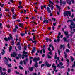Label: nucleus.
Segmentation results:
<instances>
[{
  "mask_svg": "<svg viewBox=\"0 0 75 75\" xmlns=\"http://www.w3.org/2000/svg\"><path fill=\"white\" fill-rule=\"evenodd\" d=\"M66 1L67 3H68L69 5L71 4V2L70 1V0H66Z\"/></svg>",
  "mask_w": 75,
  "mask_h": 75,
  "instance_id": "nucleus-15",
  "label": "nucleus"
},
{
  "mask_svg": "<svg viewBox=\"0 0 75 75\" xmlns=\"http://www.w3.org/2000/svg\"><path fill=\"white\" fill-rule=\"evenodd\" d=\"M20 42H18L17 43V45H20Z\"/></svg>",
  "mask_w": 75,
  "mask_h": 75,
  "instance_id": "nucleus-58",
  "label": "nucleus"
},
{
  "mask_svg": "<svg viewBox=\"0 0 75 75\" xmlns=\"http://www.w3.org/2000/svg\"><path fill=\"white\" fill-rule=\"evenodd\" d=\"M74 67H75V61L74 62V65L72 66V68H73Z\"/></svg>",
  "mask_w": 75,
  "mask_h": 75,
  "instance_id": "nucleus-35",
  "label": "nucleus"
},
{
  "mask_svg": "<svg viewBox=\"0 0 75 75\" xmlns=\"http://www.w3.org/2000/svg\"><path fill=\"white\" fill-rule=\"evenodd\" d=\"M60 35H61V32H59L57 37H60Z\"/></svg>",
  "mask_w": 75,
  "mask_h": 75,
  "instance_id": "nucleus-37",
  "label": "nucleus"
},
{
  "mask_svg": "<svg viewBox=\"0 0 75 75\" xmlns=\"http://www.w3.org/2000/svg\"><path fill=\"white\" fill-rule=\"evenodd\" d=\"M52 29L53 30V31H54V30H55V27H54V26L53 25L52 26Z\"/></svg>",
  "mask_w": 75,
  "mask_h": 75,
  "instance_id": "nucleus-40",
  "label": "nucleus"
},
{
  "mask_svg": "<svg viewBox=\"0 0 75 75\" xmlns=\"http://www.w3.org/2000/svg\"><path fill=\"white\" fill-rule=\"evenodd\" d=\"M67 23H69L70 22L71 23V25H69V27H70L71 30H72V28H75V24L74 23H73V21L72 20H68L67 21Z\"/></svg>",
  "mask_w": 75,
  "mask_h": 75,
  "instance_id": "nucleus-1",
  "label": "nucleus"
},
{
  "mask_svg": "<svg viewBox=\"0 0 75 75\" xmlns=\"http://www.w3.org/2000/svg\"><path fill=\"white\" fill-rule=\"evenodd\" d=\"M32 42H33V43H36V42H37L36 41H32Z\"/></svg>",
  "mask_w": 75,
  "mask_h": 75,
  "instance_id": "nucleus-55",
  "label": "nucleus"
},
{
  "mask_svg": "<svg viewBox=\"0 0 75 75\" xmlns=\"http://www.w3.org/2000/svg\"><path fill=\"white\" fill-rule=\"evenodd\" d=\"M4 40L5 41H8V39L6 38H4Z\"/></svg>",
  "mask_w": 75,
  "mask_h": 75,
  "instance_id": "nucleus-31",
  "label": "nucleus"
},
{
  "mask_svg": "<svg viewBox=\"0 0 75 75\" xmlns=\"http://www.w3.org/2000/svg\"><path fill=\"white\" fill-rule=\"evenodd\" d=\"M43 52L44 54H45V50H44V48L43 49Z\"/></svg>",
  "mask_w": 75,
  "mask_h": 75,
  "instance_id": "nucleus-47",
  "label": "nucleus"
},
{
  "mask_svg": "<svg viewBox=\"0 0 75 75\" xmlns=\"http://www.w3.org/2000/svg\"><path fill=\"white\" fill-rule=\"evenodd\" d=\"M70 59H71L72 61H74V58H73V57H72V56H71L70 57Z\"/></svg>",
  "mask_w": 75,
  "mask_h": 75,
  "instance_id": "nucleus-33",
  "label": "nucleus"
},
{
  "mask_svg": "<svg viewBox=\"0 0 75 75\" xmlns=\"http://www.w3.org/2000/svg\"><path fill=\"white\" fill-rule=\"evenodd\" d=\"M3 70L5 71H6V70L5 68H4L3 69Z\"/></svg>",
  "mask_w": 75,
  "mask_h": 75,
  "instance_id": "nucleus-62",
  "label": "nucleus"
},
{
  "mask_svg": "<svg viewBox=\"0 0 75 75\" xmlns=\"http://www.w3.org/2000/svg\"><path fill=\"white\" fill-rule=\"evenodd\" d=\"M15 72L16 73V74H20V73L19 72H18L17 71H16Z\"/></svg>",
  "mask_w": 75,
  "mask_h": 75,
  "instance_id": "nucleus-63",
  "label": "nucleus"
},
{
  "mask_svg": "<svg viewBox=\"0 0 75 75\" xmlns=\"http://www.w3.org/2000/svg\"><path fill=\"white\" fill-rule=\"evenodd\" d=\"M35 47H33V50H32V52H31L32 54H33V53L35 51Z\"/></svg>",
  "mask_w": 75,
  "mask_h": 75,
  "instance_id": "nucleus-17",
  "label": "nucleus"
},
{
  "mask_svg": "<svg viewBox=\"0 0 75 75\" xmlns=\"http://www.w3.org/2000/svg\"><path fill=\"white\" fill-rule=\"evenodd\" d=\"M24 49L25 50H26L27 49V46H25L24 47Z\"/></svg>",
  "mask_w": 75,
  "mask_h": 75,
  "instance_id": "nucleus-46",
  "label": "nucleus"
},
{
  "mask_svg": "<svg viewBox=\"0 0 75 75\" xmlns=\"http://www.w3.org/2000/svg\"><path fill=\"white\" fill-rule=\"evenodd\" d=\"M57 67H58L59 68H64V66H62L60 67V66H59V64H57Z\"/></svg>",
  "mask_w": 75,
  "mask_h": 75,
  "instance_id": "nucleus-16",
  "label": "nucleus"
},
{
  "mask_svg": "<svg viewBox=\"0 0 75 75\" xmlns=\"http://www.w3.org/2000/svg\"><path fill=\"white\" fill-rule=\"evenodd\" d=\"M14 8L13 7L12 8V9H11V10L12 12H13V11H14Z\"/></svg>",
  "mask_w": 75,
  "mask_h": 75,
  "instance_id": "nucleus-42",
  "label": "nucleus"
},
{
  "mask_svg": "<svg viewBox=\"0 0 75 75\" xmlns=\"http://www.w3.org/2000/svg\"><path fill=\"white\" fill-rule=\"evenodd\" d=\"M9 36L10 38L9 37H8V38L9 41H10V40H11V39L13 38V37H12V36H11V34L9 35Z\"/></svg>",
  "mask_w": 75,
  "mask_h": 75,
  "instance_id": "nucleus-14",
  "label": "nucleus"
},
{
  "mask_svg": "<svg viewBox=\"0 0 75 75\" xmlns=\"http://www.w3.org/2000/svg\"><path fill=\"white\" fill-rule=\"evenodd\" d=\"M23 62L24 65H25L26 64V62H25V61L23 60Z\"/></svg>",
  "mask_w": 75,
  "mask_h": 75,
  "instance_id": "nucleus-60",
  "label": "nucleus"
},
{
  "mask_svg": "<svg viewBox=\"0 0 75 75\" xmlns=\"http://www.w3.org/2000/svg\"><path fill=\"white\" fill-rule=\"evenodd\" d=\"M49 3L50 4H54L52 3V2L50 0H49Z\"/></svg>",
  "mask_w": 75,
  "mask_h": 75,
  "instance_id": "nucleus-34",
  "label": "nucleus"
},
{
  "mask_svg": "<svg viewBox=\"0 0 75 75\" xmlns=\"http://www.w3.org/2000/svg\"><path fill=\"white\" fill-rule=\"evenodd\" d=\"M54 58L55 59H57V60H59V57H57V53H55V56L54 57Z\"/></svg>",
  "mask_w": 75,
  "mask_h": 75,
  "instance_id": "nucleus-13",
  "label": "nucleus"
},
{
  "mask_svg": "<svg viewBox=\"0 0 75 75\" xmlns=\"http://www.w3.org/2000/svg\"><path fill=\"white\" fill-rule=\"evenodd\" d=\"M60 48L61 49L63 48V50H64V48H65V46L64 45H61Z\"/></svg>",
  "mask_w": 75,
  "mask_h": 75,
  "instance_id": "nucleus-19",
  "label": "nucleus"
},
{
  "mask_svg": "<svg viewBox=\"0 0 75 75\" xmlns=\"http://www.w3.org/2000/svg\"><path fill=\"white\" fill-rule=\"evenodd\" d=\"M19 69H23V68L21 67V66H19Z\"/></svg>",
  "mask_w": 75,
  "mask_h": 75,
  "instance_id": "nucleus-30",
  "label": "nucleus"
},
{
  "mask_svg": "<svg viewBox=\"0 0 75 75\" xmlns=\"http://www.w3.org/2000/svg\"><path fill=\"white\" fill-rule=\"evenodd\" d=\"M35 36H34L33 37V40H35Z\"/></svg>",
  "mask_w": 75,
  "mask_h": 75,
  "instance_id": "nucleus-50",
  "label": "nucleus"
},
{
  "mask_svg": "<svg viewBox=\"0 0 75 75\" xmlns=\"http://www.w3.org/2000/svg\"><path fill=\"white\" fill-rule=\"evenodd\" d=\"M18 57H19V58H21V54H20L19 55Z\"/></svg>",
  "mask_w": 75,
  "mask_h": 75,
  "instance_id": "nucleus-64",
  "label": "nucleus"
},
{
  "mask_svg": "<svg viewBox=\"0 0 75 75\" xmlns=\"http://www.w3.org/2000/svg\"><path fill=\"white\" fill-rule=\"evenodd\" d=\"M15 13H14V12L13 13V14H14V15H12V17L13 18V19H16V17H16V16L17 15L16 14H14Z\"/></svg>",
  "mask_w": 75,
  "mask_h": 75,
  "instance_id": "nucleus-12",
  "label": "nucleus"
},
{
  "mask_svg": "<svg viewBox=\"0 0 75 75\" xmlns=\"http://www.w3.org/2000/svg\"><path fill=\"white\" fill-rule=\"evenodd\" d=\"M18 7L20 9V8H23V6H18Z\"/></svg>",
  "mask_w": 75,
  "mask_h": 75,
  "instance_id": "nucleus-41",
  "label": "nucleus"
},
{
  "mask_svg": "<svg viewBox=\"0 0 75 75\" xmlns=\"http://www.w3.org/2000/svg\"><path fill=\"white\" fill-rule=\"evenodd\" d=\"M64 33L65 35H68V32H66V31L64 32Z\"/></svg>",
  "mask_w": 75,
  "mask_h": 75,
  "instance_id": "nucleus-24",
  "label": "nucleus"
},
{
  "mask_svg": "<svg viewBox=\"0 0 75 75\" xmlns=\"http://www.w3.org/2000/svg\"><path fill=\"white\" fill-rule=\"evenodd\" d=\"M64 53L65 54V55H64L65 57L66 58L67 57V55H68V54H67V53H66L65 52H64Z\"/></svg>",
  "mask_w": 75,
  "mask_h": 75,
  "instance_id": "nucleus-26",
  "label": "nucleus"
},
{
  "mask_svg": "<svg viewBox=\"0 0 75 75\" xmlns=\"http://www.w3.org/2000/svg\"><path fill=\"white\" fill-rule=\"evenodd\" d=\"M63 39L64 40V41H68L67 40V38H66L64 37L63 38Z\"/></svg>",
  "mask_w": 75,
  "mask_h": 75,
  "instance_id": "nucleus-29",
  "label": "nucleus"
},
{
  "mask_svg": "<svg viewBox=\"0 0 75 75\" xmlns=\"http://www.w3.org/2000/svg\"><path fill=\"white\" fill-rule=\"evenodd\" d=\"M47 11L49 13H51V11L50 10V8L49 7H47Z\"/></svg>",
  "mask_w": 75,
  "mask_h": 75,
  "instance_id": "nucleus-11",
  "label": "nucleus"
},
{
  "mask_svg": "<svg viewBox=\"0 0 75 75\" xmlns=\"http://www.w3.org/2000/svg\"><path fill=\"white\" fill-rule=\"evenodd\" d=\"M52 20H53V21H55L56 20L55 19V18H52Z\"/></svg>",
  "mask_w": 75,
  "mask_h": 75,
  "instance_id": "nucleus-36",
  "label": "nucleus"
},
{
  "mask_svg": "<svg viewBox=\"0 0 75 75\" xmlns=\"http://www.w3.org/2000/svg\"><path fill=\"white\" fill-rule=\"evenodd\" d=\"M4 58L6 60H5L4 61L5 62V64H6L7 65H8V67H11V64H8V59H7V58H6V57H5Z\"/></svg>",
  "mask_w": 75,
  "mask_h": 75,
  "instance_id": "nucleus-4",
  "label": "nucleus"
},
{
  "mask_svg": "<svg viewBox=\"0 0 75 75\" xmlns=\"http://www.w3.org/2000/svg\"><path fill=\"white\" fill-rule=\"evenodd\" d=\"M19 26H20V27H23V24L22 23H20L19 24Z\"/></svg>",
  "mask_w": 75,
  "mask_h": 75,
  "instance_id": "nucleus-21",
  "label": "nucleus"
},
{
  "mask_svg": "<svg viewBox=\"0 0 75 75\" xmlns=\"http://www.w3.org/2000/svg\"><path fill=\"white\" fill-rule=\"evenodd\" d=\"M11 71V70L10 69H8V73H10Z\"/></svg>",
  "mask_w": 75,
  "mask_h": 75,
  "instance_id": "nucleus-48",
  "label": "nucleus"
},
{
  "mask_svg": "<svg viewBox=\"0 0 75 75\" xmlns=\"http://www.w3.org/2000/svg\"><path fill=\"white\" fill-rule=\"evenodd\" d=\"M56 7H57V8L58 9H59L61 8V7H60L59 6H58V5H56Z\"/></svg>",
  "mask_w": 75,
  "mask_h": 75,
  "instance_id": "nucleus-28",
  "label": "nucleus"
},
{
  "mask_svg": "<svg viewBox=\"0 0 75 75\" xmlns=\"http://www.w3.org/2000/svg\"><path fill=\"white\" fill-rule=\"evenodd\" d=\"M29 41H33V39L31 38H30L29 39Z\"/></svg>",
  "mask_w": 75,
  "mask_h": 75,
  "instance_id": "nucleus-59",
  "label": "nucleus"
},
{
  "mask_svg": "<svg viewBox=\"0 0 75 75\" xmlns=\"http://www.w3.org/2000/svg\"><path fill=\"white\" fill-rule=\"evenodd\" d=\"M58 53L59 55H60V54L61 53V52H60V51L59 50H58Z\"/></svg>",
  "mask_w": 75,
  "mask_h": 75,
  "instance_id": "nucleus-53",
  "label": "nucleus"
},
{
  "mask_svg": "<svg viewBox=\"0 0 75 75\" xmlns=\"http://www.w3.org/2000/svg\"><path fill=\"white\" fill-rule=\"evenodd\" d=\"M52 45L51 44L49 45V47L48 48V50L49 51H51V49H50V48H51V47Z\"/></svg>",
  "mask_w": 75,
  "mask_h": 75,
  "instance_id": "nucleus-23",
  "label": "nucleus"
},
{
  "mask_svg": "<svg viewBox=\"0 0 75 75\" xmlns=\"http://www.w3.org/2000/svg\"><path fill=\"white\" fill-rule=\"evenodd\" d=\"M1 26H2V24H1V23H0V28H1L2 27Z\"/></svg>",
  "mask_w": 75,
  "mask_h": 75,
  "instance_id": "nucleus-57",
  "label": "nucleus"
},
{
  "mask_svg": "<svg viewBox=\"0 0 75 75\" xmlns=\"http://www.w3.org/2000/svg\"><path fill=\"white\" fill-rule=\"evenodd\" d=\"M62 0H60V6H62V4H65V2L64 1H62Z\"/></svg>",
  "mask_w": 75,
  "mask_h": 75,
  "instance_id": "nucleus-9",
  "label": "nucleus"
},
{
  "mask_svg": "<svg viewBox=\"0 0 75 75\" xmlns=\"http://www.w3.org/2000/svg\"><path fill=\"white\" fill-rule=\"evenodd\" d=\"M17 31V30L16 29H14L13 30L14 32H16Z\"/></svg>",
  "mask_w": 75,
  "mask_h": 75,
  "instance_id": "nucleus-54",
  "label": "nucleus"
},
{
  "mask_svg": "<svg viewBox=\"0 0 75 75\" xmlns=\"http://www.w3.org/2000/svg\"><path fill=\"white\" fill-rule=\"evenodd\" d=\"M12 49V47L10 46L9 48V51H11V50Z\"/></svg>",
  "mask_w": 75,
  "mask_h": 75,
  "instance_id": "nucleus-27",
  "label": "nucleus"
},
{
  "mask_svg": "<svg viewBox=\"0 0 75 75\" xmlns=\"http://www.w3.org/2000/svg\"><path fill=\"white\" fill-rule=\"evenodd\" d=\"M53 25L54 26H55L56 25V23H53Z\"/></svg>",
  "mask_w": 75,
  "mask_h": 75,
  "instance_id": "nucleus-51",
  "label": "nucleus"
},
{
  "mask_svg": "<svg viewBox=\"0 0 75 75\" xmlns=\"http://www.w3.org/2000/svg\"><path fill=\"white\" fill-rule=\"evenodd\" d=\"M31 23L32 24H33V23H34L35 24H37V23H36L35 22H34V21H32Z\"/></svg>",
  "mask_w": 75,
  "mask_h": 75,
  "instance_id": "nucleus-44",
  "label": "nucleus"
},
{
  "mask_svg": "<svg viewBox=\"0 0 75 75\" xmlns=\"http://www.w3.org/2000/svg\"><path fill=\"white\" fill-rule=\"evenodd\" d=\"M44 65H45L44 64H42L41 65V68H42V67H44Z\"/></svg>",
  "mask_w": 75,
  "mask_h": 75,
  "instance_id": "nucleus-61",
  "label": "nucleus"
},
{
  "mask_svg": "<svg viewBox=\"0 0 75 75\" xmlns=\"http://www.w3.org/2000/svg\"><path fill=\"white\" fill-rule=\"evenodd\" d=\"M29 69L30 70V71H33V67H29Z\"/></svg>",
  "mask_w": 75,
  "mask_h": 75,
  "instance_id": "nucleus-25",
  "label": "nucleus"
},
{
  "mask_svg": "<svg viewBox=\"0 0 75 75\" xmlns=\"http://www.w3.org/2000/svg\"><path fill=\"white\" fill-rule=\"evenodd\" d=\"M66 61L67 62H69V60L68 59H66Z\"/></svg>",
  "mask_w": 75,
  "mask_h": 75,
  "instance_id": "nucleus-49",
  "label": "nucleus"
},
{
  "mask_svg": "<svg viewBox=\"0 0 75 75\" xmlns=\"http://www.w3.org/2000/svg\"><path fill=\"white\" fill-rule=\"evenodd\" d=\"M18 47L19 50H21V47L20 46H18Z\"/></svg>",
  "mask_w": 75,
  "mask_h": 75,
  "instance_id": "nucleus-43",
  "label": "nucleus"
},
{
  "mask_svg": "<svg viewBox=\"0 0 75 75\" xmlns=\"http://www.w3.org/2000/svg\"><path fill=\"white\" fill-rule=\"evenodd\" d=\"M48 6L51 8V9L52 10H53L54 9V6L52 5H51L50 4H48Z\"/></svg>",
  "mask_w": 75,
  "mask_h": 75,
  "instance_id": "nucleus-7",
  "label": "nucleus"
},
{
  "mask_svg": "<svg viewBox=\"0 0 75 75\" xmlns=\"http://www.w3.org/2000/svg\"><path fill=\"white\" fill-rule=\"evenodd\" d=\"M66 51L67 52H68L69 51V50L68 49H66Z\"/></svg>",
  "mask_w": 75,
  "mask_h": 75,
  "instance_id": "nucleus-45",
  "label": "nucleus"
},
{
  "mask_svg": "<svg viewBox=\"0 0 75 75\" xmlns=\"http://www.w3.org/2000/svg\"><path fill=\"white\" fill-rule=\"evenodd\" d=\"M40 60V58L39 57L35 58L33 59V61L35 62V67H38V63L36 62V61H39Z\"/></svg>",
  "mask_w": 75,
  "mask_h": 75,
  "instance_id": "nucleus-2",
  "label": "nucleus"
},
{
  "mask_svg": "<svg viewBox=\"0 0 75 75\" xmlns=\"http://www.w3.org/2000/svg\"><path fill=\"white\" fill-rule=\"evenodd\" d=\"M58 39L57 40V42H59V41H60V37H57Z\"/></svg>",
  "mask_w": 75,
  "mask_h": 75,
  "instance_id": "nucleus-22",
  "label": "nucleus"
},
{
  "mask_svg": "<svg viewBox=\"0 0 75 75\" xmlns=\"http://www.w3.org/2000/svg\"><path fill=\"white\" fill-rule=\"evenodd\" d=\"M1 53H2V55H3L5 53V51H4V49H2V50Z\"/></svg>",
  "mask_w": 75,
  "mask_h": 75,
  "instance_id": "nucleus-20",
  "label": "nucleus"
},
{
  "mask_svg": "<svg viewBox=\"0 0 75 75\" xmlns=\"http://www.w3.org/2000/svg\"><path fill=\"white\" fill-rule=\"evenodd\" d=\"M52 68H54V71H55V72H58V70H55V69H56L57 67L55 65V64L54 63L52 65Z\"/></svg>",
  "mask_w": 75,
  "mask_h": 75,
  "instance_id": "nucleus-6",
  "label": "nucleus"
},
{
  "mask_svg": "<svg viewBox=\"0 0 75 75\" xmlns=\"http://www.w3.org/2000/svg\"><path fill=\"white\" fill-rule=\"evenodd\" d=\"M59 64L60 65H63V63H62L61 62L59 63Z\"/></svg>",
  "mask_w": 75,
  "mask_h": 75,
  "instance_id": "nucleus-52",
  "label": "nucleus"
},
{
  "mask_svg": "<svg viewBox=\"0 0 75 75\" xmlns=\"http://www.w3.org/2000/svg\"><path fill=\"white\" fill-rule=\"evenodd\" d=\"M25 54H27V52H26L25 51H23V57H22V59H24V56L27 57V55H26Z\"/></svg>",
  "mask_w": 75,
  "mask_h": 75,
  "instance_id": "nucleus-5",
  "label": "nucleus"
},
{
  "mask_svg": "<svg viewBox=\"0 0 75 75\" xmlns=\"http://www.w3.org/2000/svg\"><path fill=\"white\" fill-rule=\"evenodd\" d=\"M67 38H69V36H70V34H68V35H67Z\"/></svg>",
  "mask_w": 75,
  "mask_h": 75,
  "instance_id": "nucleus-38",
  "label": "nucleus"
},
{
  "mask_svg": "<svg viewBox=\"0 0 75 75\" xmlns=\"http://www.w3.org/2000/svg\"><path fill=\"white\" fill-rule=\"evenodd\" d=\"M46 40L47 42H48V40H49V41H51V40L50 39H48L47 38H46Z\"/></svg>",
  "mask_w": 75,
  "mask_h": 75,
  "instance_id": "nucleus-18",
  "label": "nucleus"
},
{
  "mask_svg": "<svg viewBox=\"0 0 75 75\" xmlns=\"http://www.w3.org/2000/svg\"><path fill=\"white\" fill-rule=\"evenodd\" d=\"M45 64L47 66V67H51V65L49 64H48V63L47 62H45Z\"/></svg>",
  "mask_w": 75,
  "mask_h": 75,
  "instance_id": "nucleus-8",
  "label": "nucleus"
},
{
  "mask_svg": "<svg viewBox=\"0 0 75 75\" xmlns=\"http://www.w3.org/2000/svg\"><path fill=\"white\" fill-rule=\"evenodd\" d=\"M46 22V19H44L43 23H45Z\"/></svg>",
  "mask_w": 75,
  "mask_h": 75,
  "instance_id": "nucleus-56",
  "label": "nucleus"
},
{
  "mask_svg": "<svg viewBox=\"0 0 75 75\" xmlns=\"http://www.w3.org/2000/svg\"><path fill=\"white\" fill-rule=\"evenodd\" d=\"M25 35V34L23 33H21V36H24Z\"/></svg>",
  "mask_w": 75,
  "mask_h": 75,
  "instance_id": "nucleus-32",
  "label": "nucleus"
},
{
  "mask_svg": "<svg viewBox=\"0 0 75 75\" xmlns=\"http://www.w3.org/2000/svg\"><path fill=\"white\" fill-rule=\"evenodd\" d=\"M23 64V61H21L20 62V64H21V65H22V64Z\"/></svg>",
  "mask_w": 75,
  "mask_h": 75,
  "instance_id": "nucleus-39",
  "label": "nucleus"
},
{
  "mask_svg": "<svg viewBox=\"0 0 75 75\" xmlns=\"http://www.w3.org/2000/svg\"><path fill=\"white\" fill-rule=\"evenodd\" d=\"M64 16H67L68 17V15L69 16H71V12L70 11H67L66 12H65L64 13Z\"/></svg>",
  "mask_w": 75,
  "mask_h": 75,
  "instance_id": "nucleus-3",
  "label": "nucleus"
},
{
  "mask_svg": "<svg viewBox=\"0 0 75 75\" xmlns=\"http://www.w3.org/2000/svg\"><path fill=\"white\" fill-rule=\"evenodd\" d=\"M17 55V54L16 53L14 52L13 54H11V57H16Z\"/></svg>",
  "mask_w": 75,
  "mask_h": 75,
  "instance_id": "nucleus-10",
  "label": "nucleus"
}]
</instances>
